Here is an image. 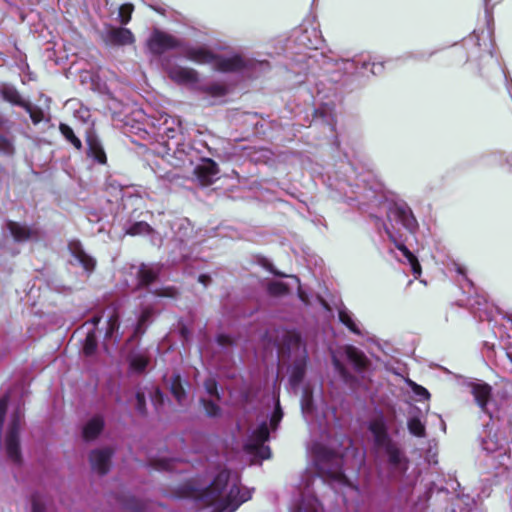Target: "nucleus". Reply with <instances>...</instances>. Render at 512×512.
<instances>
[{
    "label": "nucleus",
    "mask_w": 512,
    "mask_h": 512,
    "mask_svg": "<svg viewBox=\"0 0 512 512\" xmlns=\"http://www.w3.org/2000/svg\"><path fill=\"white\" fill-rule=\"evenodd\" d=\"M310 450L318 476L308 475L303 480L302 500L295 512H323L315 493L325 483H328L335 492L342 493L345 502L358 496V488L343 472V458L339 453L317 441L311 444Z\"/></svg>",
    "instance_id": "obj_1"
},
{
    "label": "nucleus",
    "mask_w": 512,
    "mask_h": 512,
    "mask_svg": "<svg viewBox=\"0 0 512 512\" xmlns=\"http://www.w3.org/2000/svg\"><path fill=\"white\" fill-rule=\"evenodd\" d=\"M199 497L215 512H234L252 497V490L240 486L237 472L222 470Z\"/></svg>",
    "instance_id": "obj_2"
},
{
    "label": "nucleus",
    "mask_w": 512,
    "mask_h": 512,
    "mask_svg": "<svg viewBox=\"0 0 512 512\" xmlns=\"http://www.w3.org/2000/svg\"><path fill=\"white\" fill-rule=\"evenodd\" d=\"M181 52L185 58L198 64H211L220 72H238L247 77H256L269 67L267 61H257L243 54L219 56L208 47L183 46Z\"/></svg>",
    "instance_id": "obj_3"
},
{
    "label": "nucleus",
    "mask_w": 512,
    "mask_h": 512,
    "mask_svg": "<svg viewBox=\"0 0 512 512\" xmlns=\"http://www.w3.org/2000/svg\"><path fill=\"white\" fill-rule=\"evenodd\" d=\"M389 240L400 250L410 264L415 277L420 276L421 266L415 255L405 246L406 234L414 233L418 227L410 207L404 202H393L387 206V221L381 222Z\"/></svg>",
    "instance_id": "obj_4"
},
{
    "label": "nucleus",
    "mask_w": 512,
    "mask_h": 512,
    "mask_svg": "<svg viewBox=\"0 0 512 512\" xmlns=\"http://www.w3.org/2000/svg\"><path fill=\"white\" fill-rule=\"evenodd\" d=\"M368 429L373 436L376 448L387 456L392 469L404 472L407 469V459L389 434V431L396 435L399 433L396 415L394 413H376L370 419Z\"/></svg>",
    "instance_id": "obj_5"
},
{
    "label": "nucleus",
    "mask_w": 512,
    "mask_h": 512,
    "mask_svg": "<svg viewBox=\"0 0 512 512\" xmlns=\"http://www.w3.org/2000/svg\"><path fill=\"white\" fill-rule=\"evenodd\" d=\"M159 134L166 139L165 146L167 155L174 160H169L173 166H181L188 159L190 145L185 142L182 132L181 122L178 118L171 116H162V122L159 125Z\"/></svg>",
    "instance_id": "obj_6"
},
{
    "label": "nucleus",
    "mask_w": 512,
    "mask_h": 512,
    "mask_svg": "<svg viewBox=\"0 0 512 512\" xmlns=\"http://www.w3.org/2000/svg\"><path fill=\"white\" fill-rule=\"evenodd\" d=\"M274 401L275 408L270 416L269 424L267 423V420L264 419L260 421L256 427L252 428L244 446L247 453L258 457L261 460L268 459L270 457V448L265 445V442L269 439L270 430H276L283 417L279 398H274Z\"/></svg>",
    "instance_id": "obj_7"
},
{
    "label": "nucleus",
    "mask_w": 512,
    "mask_h": 512,
    "mask_svg": "<svg viewBox=\"0 0 512 512\" xmlns=\"http://www.w3.org/2000/svg\"><path fill=\"white\" fill-rule=\"evenodd\" d=\"M506 442L498 433H488L481 442L485 456V464L495 470L497 475L512 472V457L506 448Z\"/></svg>",
    "instance_id": "obj_8"
},
{
    "label": "nucleus",
    "mask_w": 512,
    "mask_h": 512,
    "mask_svg": "<svg viewBox=\"0 0 512 512\" xmlns=\"http://www.w3.org/2000/svg\"><path fill=\"white\" fill-rule=\"evenodd\" d=\"M331 358L335 371L339 374L341 379L350 386L353 385L354 380L345 368L343 360H348L358 372H364L369 364L364 353L350 345L341 347L337 350H332Z\"/></svg>",
    "instance_id": "obj_9"
},
{
    "label": "nucleus",
    "mask_w": 512,
    "mask_h": 512,
    "mask_svg": "<svg viewBox=\"0 0 512 512\" xmlns=\"http://www.w3.org/2000/svg\"><path fill=\"white\" fill-rule=\"evenodd\" d=\"M288 349L289 358L292 361L289 367V383L291 388L296 390L304 378L308 354L297 334L290 335Z\"/></svg>",
    "instance_id": "obj_10"
},
{
    "label": "nucleus",
    "mask_w": 512,
    "mask_h": 512,
    "mask_svg": "<svg viewBox=\"0 0 512 512\" xmlns=\"http://www.w3.org/2000/svg\"><path fill=\"white\" fill-rule=\"evenodd\" d=\"M24 418L23 409L18 406L10 416L4 446L8 458L13 463H20L21 453L19 447V432Z\"/></svg>",
    "instance_id": "obj_11"
},
{
    "label": "nucleus",
    "mask_w": 512,
    "mask_h": 512,
    "mask_svg": "<svg viewBox=\"0 0 512 512\" xmlns=\"http://www.w3.org/2000/svg\"><path fill=\"white\" fill-rule=\"evenodd\" d=\"M301 410L304 419L310 427V431L312 435L316 436L319 431L322 434L326 433L327 430V420L326 415L323 414L320 416L317 412V408L314 407L312 391L309 387H304L302 391L301 397Z\"/></svg>",
    "instance_id": "obj_12"
},
{
    "label": "nucleus",
    "mask_w": 512,
    "mask_h": 512,
    "mask_svg": "<svg viewBox=\"0 0 512 512\" xmlns=\"http://www.w3.org/2000/svg\"><path fill=\"white\" fill-rule=\"evenodd\" d=\"M468 387L480 410L492 417L493 414L498 411L500 403L496 397L492 395L491 386L481 380H475L468 383Z\"/></svg>",
    "instance_id": "obj_13"
},
{
    "label": "nucleus",
    "mask_w": 512,
    "mask_h": 512,
    "mask_svg": "<svg viewBox=\"0 0 512 512\" xmlns=\"http://www.w3.org/2000/svg\"><path fill=\"white\" fill-rule=\"evenodd\" d=\"M295 42L307 49H319L323 40L317 27L309 22L303 23L293 32Z\"/></svg>",
    "instance_id": "obj_14"
},
{
    "label": "nucleus",
    "mask_w": 512,
    "mask_h": 512,
    "mask_svg": "<svg viewBox=\"0 0 512 512\" xmlns=\"http://www.w3.org/2000/svg\"><path fill=\"white\" fill-rule=\"evenodd\" d=\"M148 48L151 53L160 55L168 50L182 49V42L168 33L155 30L148 40Z\"/></svg>",
    "instance_id": "obj_15"
},
{
    "label": "nucleus",
    "mask_w": 512,
    "mask_h": 512,
    "mask_svg": "<svg viewBox=\"0 0 512 512\" xmlns=\"http://www.w3.org/2000/svg\"><path fill=\"white\" fill-rule=\"evenodd\" d=\"M167 74L174 82L182 85L194 86L199 80L196 70L179 65L169 67Z\"/></svg>",
    "instance_id": "obj_16"
},
{
    "label": "nucleus",
    "mask_w": 512,
    "mask_h": 512,
    "mask_svg": "<svg viewBox=\"0 0 512 512\" xmlns=\"http://www.w3.org/2000/svg\"><path fill=\"white\" fill-rule=\"evenodd\" d=\"M112 451L110 449H96L90 454V463L94 471L106 474L110 467Z\"/></svg>",
    "instance_id": "obj_17"
},
{
    "label": "nucleus",
    "mask_w": 512,
    "mask_h": 512,
    "mask_svg": "<svg viewBox=\"0 0 512 512\" xmlns=\"http://www.w3.org/2000/svg\"><path fill=\"white\" fill-rule=\"evenodd\" d=\"M69 250L75 262L80 264L87 272H92L95 268V260L89 256L78 241L69 243Z\"/></svg>",
    "instance_id": "obj_18"
},
{
    "label": "nucleus",
    "mask_w": 512,
    "mask_h": 512,
    "mask_svg": "<svg viewBox=\"0 0 512 512\" xmlns=\"http://www.w3.org/2000/svg\"><path fill=\"white\" fill-rule=\"evenodd\" d=\"M86 142L87 156L99 164H105L107 161L106 153L103 149L102 143L92 131L88 132Z\"/></svg>",
    "instance_id": "obj_19"
},
{
    "label": "nucleus",
    "mask_w": 512,
    "mask_h": 512,
    "mask_svg": "<svg viewBox=\"0 0 512 512\" xmlns=\"http://www.w3.org/2000/svg\"><path fill=\"white\" fill-rule=\"evenodd\" d=\"M134 41V35L127 28H110L106 34V42L111 45H130L133 44Z\"/></svg>",
    "instance_id": "obj_20"
},
{
    "label": "nucleus",
    "mask_w": 512,
    "mask_h": 512,
    "mask_svg": "<svg viewBox=\"0 0 512 512\" xmlns=\"http://www.w3.org/2000/svg\"><path fill=\"white\" fill-rule=\"evenodd\" d=\"M7 228L16 241H29L39 238L37 229L21 225L17 222L9 221Z\"/></svg>",
    "instance_id": "obj_21"
},
{
    "label": "nucleus",
    "mask_w": 512,
    "mask_h": 512,
    "mask_svg": "<svg viewBox=\"0 0 512 512\" xmlns=\"http://www.w3.org/2000/svg\"><path fill=\"white\" fill-rule=\"evenodd\" d=\"M104 427V420L101 416L92 417L83 427V438L86 441L95 439Z\"/></svg>",
    "instance_id": "obj_22"
},
{
    "label": "nucleus",
    "mask_w": 512,
    "mask_h": 512,
    "mask_svg": "<svg viewBox=\"0 0 512 512\" xmlns=\"http://www.w3.org/2000/svg\"><path fill=\"white\" fill-rule=\"evenodd\" d=\"M160 268L158 265L142 264L138 268V279L141 285H148L152 283L158 276Z\"/></svg>",
    "instance_id": "obj_23"
},
{
    "label": "nucleus",
    "mask_w": 512,
    "mask_h": 512,
    "mask_svg": "<svg viewBox=\"0 0 512 512\" xmlns=\"http://www.w3.org/2000/svg\"><path fill=\"white\" fill-rule=\"evenodd\" d=\"M107 316V329L105 332L106 338H113L119 329V314L115 306L108 307L104 312Z\"/></svg>",
    "instance_id": "obj_24"
},
{
    "label": "nucleus",
    "mask_w": 512,
    "mask_h": 512,
    "mask_svg": "<svg viewBox=\"0 0 512 512\" xmlns=\"http://www.w3.org/2000/svg\"><path fill=\"white\" fill-rule=\"evenodd\" d=\"M197 170L201 181L205 184L212 183L219 172L216 163L211 160H209L206 164L198 167Z\"/></svg>",
    "instance_id": "obj_25"
},
{
    "label": "nucleus",
    "mask_w": 512,
    "mask_h": 512,
    "mask_svg": "<svg viewBox=\"0 0 512 512\" xmlns=\"http://www.w3.org/2000/svg\"><path fill=\"white\" fill-rule=\"evenodd\" d=\"M169 385L171 393L173 394L177 402L179 404H183L186 398V393L182 384L181 377L179 375L172 376L169 379Z\"/></svg>",
    "instance_id": "obj_26"
},
{
    "label": "nucleus",
    "mask_w": 512,
    "mask_h": 512,
    "mask_svg": "<svg viewBox=\"0 0 512 512\" xmlns=\"http://www.w3.org/2000/svg\"><path fill=\"white\" fill-rule=\"evenodd\" d=\"M339 320L353 333L357 335L363 334L353 319V315L347 309L339 310Z\"/></svg>",
    "instance_id": "obj_27"
},
{
    "label": "nucleus",
    "mask_w": 512,
    "mask_h": 512,
    "mask_svg": "<svg viewBox=\"0 0 512 512\" xmlns=\"http://www.w3.org/2000/svg\"><path fill=\"white\" fill-rule=\"evenodd\" d=\"M409 432L416 437H425L426 429L424 423L418 417H411L407 422Z\"/></svg>",
    "instance_id": "obj_28"
},
{
    "label": "nucleus",
    "mask_w": 512,
    "mask_h": 512,
    "mask_svg": "<svg viewBox=\"0 0 512 512\" xmlns=\"http://www.w3.org/2000/svg\"><path fill=\"white\" fill-rule=\"evenodd\" d=\"M62 135L65 137L67 141H69L77 150L82 148V143L80 139L74 134L72 128L66 124H60L59 127Z\"/></svg>",
    "instance_id": "obj_29"
},
{
    "label": "nucleus",
    "mask_w": 512,
    "mask_h": 512,
    "mask_svg": "<svg viewBox=\"0 0 512 512\" xmlns=\"http://www.w3.org/2000/svg\"><path fill=\"white\" fill-rule=\"evenodd\" d=\"M97 348V339L95 335L94 329H91L87 332L85 342L83 345V352L87 356H91L94 354Z\"/></svg>",
    "instance_id": "obj_30"
},
{
    "label": "nucleus",
    "mask_w": 512,
    "mask_h": 512,
    "mask_svg": "<svg viewBox=\"0 0 512 512\" xmlns=\"http://www.w3.org/2000/svg\"><path fill=\"white\" fill-rule=\"evenodd\" d=\"M151 227L148 223L144 221H139L131 224L129 228L126 230L127 234L136 236V235H146L151 232Z\"/></svg>",
    "instance_id": "obj_31"
},
{
    "label": "nucleus",
    "mask_w": 512,
    "mask_h": 512,
    "mask_svg": "<svg viewBox=\"0 0 512 512\" xmlns=\"http://www.w3.org/2000/svg\"><path fill=\"white\" fill-rule=\"evenodd\" d=\"M48 499L41 493H34L31 496L32 512H45Z\"/></svg>",
    "instance_id": "obj_32"
},
{
    "label": "nucleus",
    "mask_w": 512,
    "mask_h": 512,
    "mask_svg": "<svg viewBox=\"0 0 512 512\" xmlns=\"http://www.w3.org/2000/svg\"><path fill=\"white\" fill-rule=\"evenodd\" d=\"M268 292L273 296H282L289 292V287L281 281H272L268 285Z\"/></svg>",
    "instance_id": "obj_33"
},
{
    "label": "nucleus",
    "mask_w": 512,
    "mask_h": 512,
    "mask_svg": "<svg viewBox=\"0 0 512 512\" xmlns=\"http://www.w3.org/2000/svg\"><path fill=\"white\" fill-rule=\"evenodd\" d=\"M147 364H148L147 358L140 354L134 355L130 361L131 368L137 372H143L146 369Z\"/></svg>",
    "instance_id": "obj_34"
},
{
    "label": "nucleus",
    "mask_w": 512,
    "mask_h": 512,
    "mask_svg": "<svg viewBox=\"0 0 512 512\" xmlns=\"http://www.w3.org/2000/svg\"><path fill=\"white\" fill-rule=\"evenodd\" d=\"M201 402L208 416L216 417L220 414V408L213 400L202 399Z\"/></svg>",
    "instance_id": "obj_35"
},
{
    "label": "nucleus",
    "mask_w": 512,
    "mask_h": 512,
    "mask_svg": "<svg viewBox=\"0 0 512 512\" xmlns=\"http://www.w3.org/2000/svg\"><path fill=\"white\" fill-rule=\"evenodd\" d=\"M206 93L214 96V97H220L226 94L227 88L223 84L214 83L211 85H208L205 90Z\"/></svg>",
    "instance_id": "obj_36"
},
{
    "label": "nucleus",
    "mask_w": 512,
    "mask_h": 512,
    "mask_svg": "<svg viewBox=\"0 0 512 512\" xmlns=\"http://www.w3.org/2000/svg\"><path fill=\"white\" fill-rule=\"evenodd\" d=\"M206 392L216 400H220V396L217 389V383L213 378H208L204 383Z\"/></svg>",
    "instance_id": "obj_37"
},
{
    "label": "nucleus",
    "mask_w": 512,
    "mask_h": 512,
    "mask_svg": "<svg viewBox=\"0 0 512 512\" xmlns=\"http://www.w3.org/2000/svg\"><path fill=\"white\" fill-rule=\"evenodd\" d=\"M4 98L13 103V104H20L21 103V96L20 94L13 88H6L3 91Z\"/></svg>",
    "instance_id": "obj_38"
},
{
    "label": "nucleus",
    "mask_w": 512,
    "mask_h": 512,
    "mask_svg": "<svg viewBox=\"0 0 512 512\" xmlns=\"http://www.w3.org/2000/svg\"><path fill=\"white\" fill-rule=\"evenodd\" d=\"M133 7L129 4L122 5L119 9L120 22L127 24L131 19Z\"/></svg>",
    "instance_id": "obj_39"
},
{
    "label": "nucleus",
    "mask_w": 512,
    "mask_h": 512,
    "mask_svg": "<svg viewBox=\"0 0 512 512\" xmlns=\"http://www.w3.org/2000/svg\"><path fill=\"white\" fill-rule=\"evenodd\" d=\"M13 151L14 146L12 141L9 138L0 135V152L10 155L13 153Z\"/></svg>",
    "instance_id": "obj_40"
},
{
    "label": "nucleus",
    "mask_w": 512,
    "mask_h": 512,
    "mask_svg": "<svg viewBox=\"0 0 512 512\" xmlns=\"http://www.w3.org/2000/svg\"><path fill=\"white\" fill-rule=\"evenodd\" d=\"M150 317V311L148 309H145L141 316L139 317V320H138V323H137V327H136V332L137 333H143L144 332V326L146 324V321L148 320V318Z\"/></svg>",
    "instance_id": "obj_41"
},
{
    "label": "nucleus",
    "mask_w": 512,
    "mask_h": 512,
    "mask_svg": "<svg viewBox=\"0 0 512 512\" xmlns=\"http://www.w3.org/2000/svg\"><path fill=\"white\" fill-rule=\"evenodd\" d=\"M412 389L415 395L419 397V400L428 399L430 394L424 387L417 385L416 383H412Z\"/></svg>",
    "instance_id": "obj_42"
},
{
    "label": "nucleus",
    "mask_w": 512,
    "mask_h": 512,
    "mask_svg": "<svg viewBox=\"0 0 512 512\" xmlns=\"http://www.w3.org/2000/svg\"><path fill=\"white\" fill-rule=\"evenodd\" d=\"M136 399V409L139 413L143 414L145 412V396L142 392L138 391L135 395Z\"/></svg>",
    "instance_id": "obj_43"
},
{
    "label": "nucleus",
    "mask_w": 512,
    "mask_h": 512,
    "mask_svg": "<svg viewBox=\"0 0 512 512\" xmlns=\"http://www.w3.org/2000/svg\"><path fill=\"white\" fill-rule=\"evenodd\" d=\"M455 271L462 275L464 280L467 282L468 285H472V282L466 277V269L459 263L453 264Z\"/></svg>",
    "instance_id": "obj_44"
},
{
    "label": "nucleus",
    "mask_w": 512,
    "mask_h": 512,
    "mask_svg": "<svg viewBox=\"0 0 512 512\" xmlns=\"http://www.w3.org/2000/svg\"><path fill=\"white\" fill-rule=\"evenodd\" d=\"M30 117L32 121L37 124L42 120V112L41 111H30Z\"/></svg>",
    "instance_id": "obj_45"
},
{
    "label": "nucleus",
    "mask_w": 512,
    "mask_h": 512,
    "mask_svg": "<svg viewBox=\"0 0 512 512\" xmlns=\"http://www.w3.org/2000/svg\"><path fill=\"white\" fill-rule=\"evenodd\" d=\"M199 282L202 283L204 286H207L208 283L210 282V277L208 275H200Z\"/></svg>",
    "instance_id": "obj_46"
},
{
    "label": "nucleus",
    "mask_w": 512,
    "mask_h": 512,
    "mask_svg": "<svg viewBox=\"0 0 512 512\" xmlns=\"http://www.w3.org/2000/svg\"><path fill=\"white\" fill-rule=\"evenodd\" d=\"M161 295L167 296V297H173L175 295V290L172 288L165 289Z\"/></svg>",
    "instance_id": "obj_47"
},
{
    "label": "nucleus",
    "mask_w": 512,
    "mask_h": 512,
    "mask_svg": "<svg viewBox=\"0 0 512 512\" xmlns=\"http://www.w3.org/2000/svg\"><path fill=\"white\" fill-rule=\"evenodd\" d=\"M101 320V317L100 316H94L92 319H91V325L93 327H95Z\"/></svg>",
    "instance_id": "obj_48"
},
{
    "label": "nucleus",
    "mask_w": 512,
    "mask_h": 512,
    "mask_svg": "<svg viewBox=\"0 0 512 512\" xmlns=\"http://www.w3.org/2000/svg\"><path fill=\"white\" fill-rule=\"evenodd\" d=\"M269 270H270L272 273H274L275 275H278V276H284L283 274H281V273H279V272H277V271L273 270L271 266L269 267Z\"/></svg>",
    "instance_id": "obj_49"
},
{
    "label": "nucleus",
    "mask_w": 512,
    "mask_h": 512,
    "mask_svg": "<svg viewBox=\"0 0 512 512\" xmlns=\"http://www.w3.org/2000/svg\"><path fill=\"white\" fill-rule=\"evenodd\" d=\"M290 278L294 281V283H295L297 286L299 285V280H298V278H297V277H295V276H291Z\"/></svg>",
    "instance_id": "obj_50"
},
{
    "label": "nucleus",
    "mask_w": 512,
    "mask_h": 512,
    "mask_svg": "<svg viewBox=\"0 0 512 512\" xmlns=\"http://www.w3.org/2000/svg\"><path fill=\"white\" fill-rule=\"evenodd\" d=\"M156 394H157L159 397H161V392H160L158 389L156 390Z\"/></svg>",
    "instance_id": "obj_51"
},
{
    "label": "nucleus",
    "mask_w": 512,
    "mask_h": 512,
    "mask_svg": "<svg viewBox=\"0 0 512 512\" xmlns=\"http://www.w3.org/2000/svg\"><path fill=\"white\" fill-rule=\"evenodd\" d=\"M376 221H377L376 225L378 226L381 221L379 218H376Z\"/></svg>",
    "instance_id": "obj_52"
},
{
    "label": "nucleus",
    "mask_w": 512,
    "mask_h": 512,
    "mask_svg": "<svg viewBox=\"0 0 512 512\" xmlns=\"http://www.w3.org/2000/svg\"><path fill=\"white\" fill-rule=\"evenodd\" d=\"M497 154H499V156H501V157L504 156L503 153H495L494 156H496Z\"/></svg>",
    "instance_id": "obj_53"
},
{
    "label": "nucleus",
    "mask_w": 512,
    "mask_h": 512,
    "mask_svg": "<svg viewBox=\"0 0 512 512\" xmlns=\"http://www.w3.org/2000/svg\"><path fill=\"white\" fill-rule=\"evenodd\" d=\"M300 298H301L303 301H305L304 296H303V294H302V293H300Z\"/></svg>",
    "instance_id": "obj_54"
}]
</instances>
